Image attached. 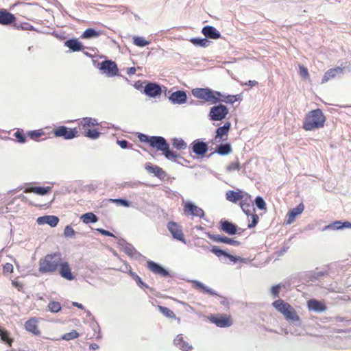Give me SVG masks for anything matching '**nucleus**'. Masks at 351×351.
<instances>
[{"label": "nucleus", "instance_id": "nucleus-55", "mask_svg": "<svg viewBox=\"0 0 351 351\" xmlns=\"http://www.w3.org/2000/svg\"><path fill=\"white\" fill-rule=\"evenodd\" d=\"M14 136L17 138L19 143H24L25 142V137L22 132L18 130L14 133Z\"/></svg>", "mask_w": 351, "mask_h": 351}, {"label": "nucleus", "instance_id": "nucleus-19", "mask_svg": "<svg viewBox=\"0 0 351 351\" xmlns=\"http://www.w3.org/2000/svg\"><path fill=\"white\" fill-rule=\"evenodd\" d=\"M343 69L340 66H337L336 68L330 69L328 70L325 73V74L322 78V84L326 83L330 80L335 77L337 75L341 74L343 73Z\"/></svg>", "mask_w": 351, "mask_h": 351}, {"label": "nucleus", "instance_id": "nucleus-33", "mask_svg": "<svg viewBox=\"0 0 351 351\" xmlns=\"http://www.w3.org/2000/svg\"><path fill=\"white\" fill-rule=\"evenodd\" d=\"M221 227L223 230L229 234H234L237 232L236 226L227 221L222 223Z\"/></svg>", "mask_w": 351, "mask_h": 351}, {"label": "nucleus", "instance_id": "nucleus-37", "mask_svg": "<svg viewBox=\"0 0 351 351\" xmlns=\"http://www.w3.org/2000/svg\"><path fill=\"white\" fill-rule=\"evenodd\" d=\"M173 146L178 149H184L186 148V143L182 138H173Z\"/></svg>", "mask_w": 351, "mask_h": 351}, {"label": "nucleus", "instance_id": "nucleus-43", "mask_svg": "<svg viewBox=\"0 0 351 351\" xmlns=\"http://www.w3.org/2000/svg\"><path fill=\"white\" fill-rule=\"evenodd\" d=\"M78 336H79L78 332L76 330H73L72 331H71L69 332L64 334L62 336V339L64 340L69 341V340L76 339L77 337H78Z\"/></svg>", "mask_w": 351, "mask_h": 351}, {"label": "nucleus", "instance_id": "nucleus-38", "mask_svg": "<svg viewBox=\"0 0 351 351\" xmlns=\"http://www.w3.org/2000/svg\"><path fill=\"white\" fill-rule=\"evenodd\" d=\"M49 310L53 313H58L61 311V304L58 302L51 301L48 304Z\"/></svg>", "mask_w": 351, "mask_h": 351}, {"label": "nucleus", "instance_id": "nucleus-24", "mask_svg": "<svg viewBox=\"0 0 351 351\" xmlns=\"http://www.w3.org/2000/svg\"><path fill=\"white\" fill-rule=\"evenodd\" d=\"M51 191V186H46V187L36 186V187H27L25 189L24 192L25 193H34L37 195H45L49 193Z\"/></svg>", "mask_w": 351, "mask_h": 351}, {"label": "nucleus", "instance_id": "nucleus-52", "mask_svg": "<svg viewBox=\"0 0 351 351\" xmlns=\"http://www.w3.org/2000/svg\"><path fill=\"white\" fill-rule=\"evenodd\" d=\"M111 202H116L118 205L123 206L125 207H128L130 206V202L127 200L122 199H110Z\"/></svg>", "mask_w": 351, "mask_h": 351}, {"label": "nucleus", "instance_id": "nucleus-47", "mask_svg": "<svg viewBox=\"0 0 351 351\" xmlns=\"http://www.w3.org/2000/svg\"><path fill=\"white\" fill-rule=\"evenodd\" d=\"M299 74L304 79H309V74L307 68L303 65H299Z\"/></svg>", "mask_w": 351, "mask_h": 351}, {"label": "nucleus", "instance_id": "nucleus-29", "mask_svg": "<svg viewBox=\"0 0 351 351\" xmlns=\"http://www.w3.org/2000/svg\"><path fill=\"white\" fill-rule=\"evenodd\" d=\"M65 46L73 51H78L82 49V43L77 39H70L65 42Z\"/></svg>", "mask_w": 351, "mask_h": 351}, {"label": "nucleus", "instance_id": "nucleus-49", "mask_svg": "<svg viewBox=\"0 0 351 351\" xmlns=\"http://www.w3.org/2000/svg\"><path fill=\"white\" fill-rule=\"evenodd\" d=\"M211 252L215 254L217 256L220 257L221 256H225L228 255V253L219 250L217 247L213 246L211 249Z\"/></svg>", "mask_w": 351, "mask_h": 351}, {"label": "nucleus", "instance_id": "nucleus-51", "mask_svg": "<svg viewBox=\"0 0 351 351\" xmlns=\"http://www.w3.org/2000/svg\"><path fill=\"white\" fill-rule=\"evenodd\" d=\"M43 134V132L41 130H34L30 131L28 133V135L32 139L36 140L38 137H40Z\"/></svg>", "mask_w": 351, "mask_h": 351}, {"label": "nucleus", "instance_id": "nucleus-14", "mask_svg": "<svg viewBox=\"0 0 351 351\" xmlns=\"http://www.w3.org/2000/svg\"><path fill=\"white\" fill-rule=\"evenodd\" d=\"M169 99L173 104H183L186 102L187 95L184 91L178 90L171 93Z\"/></svg>", "mask_w": 351, "mask_h": 351}, {"label": "nucleus", "instance_id": "nucleus-7", "mask_svg": "<svg viewBox=\"0 0 351 351\" xmlns=\"http://www.w3.org/2000/svg\"><path fill=\"white\" fill-rule=\"evenodd\" d=\"M99 69L108 77L115 76L118 73V68L115 62L110 60L103 61L100 64Z\"/></svg>", "mask_w": 351, "mask_h": 351}, {"label": "nucleus", "instance_id": "nucleus-23", "mask_svg": "<svg viewBox=\"0 0 351 351\" xmlns=\"http://www.w3.org/2000/svg\"><path fill=\"white\" fill-rule=\"evenodd\" d=\"M202 34L207 38L212 39H218L221 37V34L213 26H205L203 27Z\"/></svg>", "mask_w": 351, "mask_h": 351}, {"label": "nucleus", "instance_id": "nucleus-13", "mask_svg": "<svg viewBox=\"0 0 351 351\" xmlns=\"http://www.w3.org/2000/svg\"><path fill=\"white\" fill-rule=\"evenodd\" d=\"M59 273L61 277L67 280H73L75 279V276L71 272V269L68 262H62L61 261L60 264L59 265Z\"/></svg>", "mask_w": 351, "mask_h": 351}, {"label": "nucleus", "instance_id": "nucleus-10", "mask_svg": "<svg viewBox=\"0 0 351 351\" xmlns=\"http://www.w3.org/2000/svg\"><path fill=\"white\" fill-rule=\"evenodd\" d=\"M184 213H187L188 215H192L193 217H203L204 215V210L197 206L195 204L192 203L191 202H186L184 204Z\"/></svg>", "mask_w": 351, "mask_h": 351}, {"label": "nucleus", "instance_id": "nucleus-2", "mask_svg": "<svg viewBox=\"0 0 351 351\" xmlns=\"http://www.w3.org/2000/svg\"><path fill=\"white\" fill-rule=\"evenodd\" d=\"M62 256L60 253L47 254L39 261L38 270L43 274H54L60 264Z\"/></svg>", "mask_w": 351, "mask_h": 351}, {"label": "nucleus", "instance_id": "nucleus-58", "mask_svg": "<svg viewBox=\"0 0 351 351\" xmlns=\"http://www.w3.org/2000/svg\"><path fill=\"white\" fill-rule=\"evenodd\" d=\"M13 265L11 263H6L3 265V273H12L13 272Z\"/></svg>", "mask_w": 351, "mask_h": 351}, {"label": "nucleus", "instance_id": "nucleus-50", "mask_svg": "<svg viewBox=\"0 0 351 351\" xmlns=\"http://www.w3.org/2000/svg\"><path fill=\"white\" fill-rule=\"evenodd\" d=\"M191 42L195 45L206 46L208 41L206 39L192 38Z\"/></svg>", "mask_w": 351, "mask_h": 351}, {"label": "nucleus", "instance_id": "nucleus-21", "mask_svg": "<svg viewBox=\"0 0 351 351\" xmlns=\"http://www.w3.org/2000/svg\"><path fill=\"white\" fill-rule=\"evenodd\" d=\"M304 206L302 204H300L295 208L291 209L287 214V223L291 224L293 223L295 217L300 215L304 210Z\"/></svg>", "mask_w": 351, "mask_h": 351}, {"label": "nucleus", "instance_id": "nucleus-34", "mask_svg": "<svg viewBox=\"0 0 351 351\" xmlns=\"http://www.w3.org/2000/svg\"><path fill=\"white\" fill-rule=\"evenodd\" d=\"M100 34V32H97L93 28H88L83 32L82 38L88 39L93 37H98Z\"/></svg>", "mask_w": 351, "mask_h": 351}, {"label": "nucleus", "instance_id": "nucleus-15", "mask_svg": "<svg viewBox=\"0 0 351 351\" xmlns=\"http://www.w3.org/2000/svg\"><path fill=\"white\" fill-rule=\"evenodd\" d=\"M58 217L54 215H45L43 217H39L36 219V222L38 223V224H48L51 227H56L58 225Z\"/></svg>", "mask_w": 351, "mask_h": 351}, {"label": "nucleus", "instance_id": "nucleus-57", "mask_svg": "<svg viewBox=\"0 0 351 351\" xmlns=\"http://www.w3.org/2000/svg\"><path fill=\"white\" fill-rule=\"evenodd\" d=\"M252 222L248 225V228H254L258 223V217L257 215L256 214H253L252 215Z\"/></svg>", "mask_w": 351, "mask_h": 351}, {"label": "nucleus", "instance_id": "nucleus-3", "mask_svg": "<svg viewBox=\"0 0 351 351\" xmlns=\"http://www.w3.org/2000/svg\"><path fill=\"white\" fill-rule=\"evenodd\" d=\"M272 306L289 322L293 323L300 322V318L297 314L295 308L289 303L282 299L275 300L272 303Z\"/></svg>", "mask_w": 351, "mask_h": 351}, {"label": "nucleus", "instance_id": "nucleus-62", "mask_svg": "<svg viewBox=\"0 0 351 351\" xmlns=\"http://www.w3.org/2000/svg\"><path fill=\"white\" fill-rule=\"evenodd\" d=\"M117 143L119 145V146L123 148V149H125L128 147V141H125V140H122V141H117Z\"/></svg>", "mask_w": 351, "mask_h": 351}, {"label": "nucleus", "instance_id": "nucleus-46", "mask_svg": "<svg viewBox=\"0 0 351 351\" xmlns=\"http://www.w3.org/2000/svg\"><path fill=\"white\" fill-rule=\"evenodd\" d=\"M256 206L261 210L266 209V204L261 197H257L255 199Z\"/></svg>", "mask_w": 351, "mask_h": 351}, {"label": "nucleus", "instance_id": "nucleus-36", "mask_svg": "<svg viewBox=\"0 0 351 351\" xmlns=\"http://www.w3.org/2000/svg\"><path fill=\"white\" fill-rule=\"evenodd\" d=\"M246 197H245L244 199H243L241 201V203H240V206H241V209L243 210V211L246 214V215H249L250 213V202H251L250 199H245Z\"/></svg>", "mask_w": 351, "mask_h": 351}, {"label": "nucleus", "instance_id": "nucleus-17", "mask_svg": "<svg viewBox=\"0 0 351 351\" xmlns=\"http://www.w3.org/2000/svg\"><path fill=\"white\" fill-rule=\"evenodd\" d=\"M144 93L150 97H156L161 93V88L154 83H149L145 86Z\"/></svg>", "mask_w": 351, "mask_h": 351}, {"label": "nucleus", "instance_id": "nucleus-16", "mask_svg": "<svg viewBox=\"0 0 351 351\" xmlns=\"http://www.w3.org/2000/svg\"><path fill=\"white\" fill-rule=\"evenodd\" d=\"M307 307L309 311L315 312H324L326 310L325 304L315 299H311L307 302Z\"/></svg>", "mask_w": 351, "mask_h": 351}, {"label": "nucleus", "instance_id": "nucleus-61", "mask_svg": "<svg viewBox=\"0 0 351 351\" xmlns=\"http://www.w3.org/2000/svg\"><path fill=\"white\" fill-rule=\"evenodd\" d=\"M204 292L208 293L210 295H216V293L213 291L210 288L204 285V288L202 289Z\"/></svg>", "mask_w": 351, "mask_h": 351}, {"label": "nucleus", "instance_id": "nucleus-48", "mask_svg": "<svg viewBox=\"0 0 351 351\" xmlns=\"http://www.w3.org/2000/svg\"><path fill=\"white\" fill-rule=\"evenodd\" d=\"M0 337L4 342L8 343L9 345H11L12 341L9 338L7 332L5 331L3 329H1V328H0Z\"/></svg>", "mask_w": 351, "mask_h": 351}, {"label": "nucleus", "instance_id": "nucleus-30", "mask_svg": "<svg viewBox=\"0 0 351 351\" xmlns=\"http://www.w3.org/2000/svg\"><path fill=\"white\" fill-rule=\"evenodd\" d=\"M98 122L96 119L90 117H85L80 120L79 125L85 128L86 127L97 125Z\"/></svg>", "mask_w": 351, "mask_h": 351}, {"label": "nucleus", "instance_id": "nucleus-8", "mask_svg": "<svg viewBox=\"0 0 351 351\" xmlns=\"http://www.w3.org/2000/svg\"><path fill=\"white\" fill-rule=\"evenodd\" d=\"M210 321L220 328L229 327L232 324L230 317L223 315H213L209 317Z\"/></svg>", "mask_w": 351, "mask_h": 351}, {"label": "nucleus", "instance_id": "nucleus-53", "mask_svg": "<svg viewBox=\"0 0 351 351\" xmlns=\"http://www.w3.org/2000/svg\"><path fill=\"white\" fill-rule=\"evenodd\" d=\"M64 234L66 237H71L75 234V230L69 226L65 227Z\"/></svg>", "mask_w": 351, "mask_h": 351}, {"label": "nucleus", "instance_id": "nucleus-20", "mask_svg": "<svg viewBox=\"0 0 351 351\" xmlns=\"http://www.w3.org/2000/svg\"><path fill=\"white\" fill-rule=\"evenodd\" d=\"M147 267L150 271L156 274L160 275L162 276H167L169 275L168 271L162 267L160 265L154 263V261H147Z\"/></svg>", "mask_w": 351, "mask_h": 351}, {"label": "nucleus", "instance_id": "nucleus-39", "mask_svg": "<svg viewBox=\"0 0 351 351\" xmlns=\"http://www.w3.org/2000/svg\"><path fill=\"white\" fill-rule=\"evenodd\" d=\"M219 98V101H223L226 103L233 104L238 98L237 95H227L224 96L221 94V96H217Z\"/></svg>", "mask_w": 351, "mask_h": 351}, {"label": "nucleus", "instance_id": "nucleus-56", "mask_svg": "<svg viewBox=\"0 0 351 351\" xmlns=\"http://www.w3.org/2000/svg\"><path fill=\"white\" fill-rule=\"evenodd\" d=\"M280 285H275V286H273L271 289V293L275 297H278V295H279V292H280Z\"/></svg>", "mask_w": 351, "mask_h": 351}, {"label": "nucleus", "instance_id": "nucleus-40", "mask_svg": "<svg viewBox=\"0 0 351 351\" xmlns=\"http://www.w3.org/2000/svg\"><path fill=\"white\" fill-rule=\"evenodd\" d=\"M158 308H159V311H160V313H162L166 317H169V318L176 317V315L173 313V311H171V309H169V308L159 306Z\"/></svg>", "mask_w": 351, "mask_h": 351}, {"label": "nucleus", "instance_id": "nucleus-59", "mask_svg": "<svg viewBox=\"0 0 351 351\" xmlns=\"http://www.w3.org/2000/svg\"><path fill=\"white\" fill-rule=\"evenodd\" d=\"M138 138L141 142L148 143L150 145L151 136H148L144 134H140Z\"/></svg>", "mask_w": 351, "mask_h": 351}, {"label": "nucleus", "instance_id": "nucleus-27", "mask_svg": "<svg viewBox=\"0 0 351 351\" xmlns=\"http://www.w3.org/2000/svg\"><path fill=\"white\" fill-rule=\"evenodd\" d=\"M230 127L231 123L230 122H226L223 126L217 128L216 131L215 140L217 141L218 138L221 139L224 136H227Z\"/></svg>", "mask_w": 351, "mask_h": 351}, {"label": "nucleus", "instance_id": "nucleus-4", "mask_svg": "<svg viewBox=\"0 0 351 351\" xmlns=\"http://www.w3.org/2000/svg\"><path fill=\"white\" fill-rule=\"evenodd\" d=\"M150 146L162 152L165 158L168 160H176L178 157V154L169 149V144L162 136H151Z\"/></svg>", "mask_w": 351, "mask_h": 351}, {"label": "nucleus", "instance_id": "nucleus-12", "mask_svg": "<svg viewBox=\"0 0 351 351\" xmlns=\"http://www.w3.org/2000/svg\"><path fill=\"white\" fill-rule=\"evenodd\" d=\"M167 228L174 239L181 241L184 243H186L182 230L176 223L173 221L169 222L167 225Z\"/></svg>", "mask_w": 351, "mask_h": 351}, {"label": "nucleus", "instance_id": "nucleus-22", "mask_svg": "<svg viewBox=\"0 0 351 351\" xmlns=\"http://www.w3.org/2000/svg\"><path fill=\"white\" fill-rule=\"evenodd\" d=\"M173 343L178 349L183 351H188L193 348L191 345L184 341L182 335H177L173 340Z\"/></svg>", "mask_w": 351, "mask_h": 351}, {"label": "nucleus", "instance_id": "nucleus-18", "mask_svg": "<svg viewBox=\"0 0 351 351\" xmlns=\"http://www.w3.org/2000/svg\"><path fill=\"white\" fill-rule=\"evenodd\" d=\"M145 168L148 173L154 174V176L161 180L164 179L166 176V173L162 168L154 166L151 163H146Z\"/></svg>", "mask_w": 351, "mask_h": 351}, {"label": "nucleus", "instance_id": "nucleus-35", "mask_svg": "<svg viewBox=\"0 0 351 351\" xmlns=\"http://www.w3.org/2000/svg\"><path fill=\"white\" fill-rule=\"evenodd\" d=\"M133 43L137 47H143L150 43L142 36H135L133 37Z\"/></svg>", "mask_w": 351, "mask_h": 351}, {"label": "nucleus", "instance_id": "nucleus-54", "mask_svg": "<svg viewBox=\"0 0 351 351\" xmlns=\"http://www.w3.org/2000/svg\"><path fill=\"white\" fill-rule=\"evenodd\" d=\"M239 162L238 161L231 162L227 167L228 171L239 170Z\"/></svg>", "mask_w": 351, "mask_h": 351}, {"label": "nucleus", "instance_id": "nucleus-45", "mask_svg": "<svg viewBox=\"0 0 351 351\" xmlns=\"http://www.w3.org/2000/svg\"><path fill=\"white\" fill-rule=\"evenodd\" d=\"M130 275L143 289L147 288V286L142 281L141 278L137 274L132 272V271H130Z\"/></svg>", "mask_w": 351, "mask_h": 351}, {"label": "nucleus", "instance_id": "nucleus-64", "mask_svg": "<svg viewBox=\"0 0 351 351\" xmlns=\"http://www.w3.org/2000/svg\"><path fill=\"white\" fill-rule=\"evenodd\" d=\"M193 284H194L195 287L197 289H202V288H204V285L203 283H202L201 282L195 280V281H193Z\"/></svg>", "mask_w": 351, "mask_h": 351}, {"label": "nucleus", "instance_id": "nucleus-9", "mask_svg": "<svg viewBox=\"0 0 351 351\" xmlns=\"http://www.w3.org/2000/svg\"><path fill=\"white\" fill-rule=\"evenodd\" d=\"M77 134V130L74 129H68L64 126H60L54 131V135L56 137H63L64 139L69 140L75 138Z\"/></svg>", "mask_w": 351, "mask_h": 351}, {"label": "nucleus", "instance_id": "nucleus-42", "mask_svg": "<svg viewBox=\"0 0 351 351\" xmlns=\"http://www.w3.org/2000/svg\"><path fill=\"white\" fill-rule=\"evenodd\" d=\"M85 136L91 138L97 139L99 136V132L96 130H85Z\"/></svg>", "mask_w": 351, "mask_h": 351}, {"label": "nucleus", "instance_id": "nucleus-44", "mask_svg": "<svg viewBox=\"0 0 351 351\" xmlns=\"http://www.w3.org/2000/svg\"><path fill=\"white\" fill-rule=\"evenodd\" d=\"M217 241L224 243L232 245H238L239 244V241H234V240H233L230 238H228L227 237H219V238H218Z\"/></svg>", "mask_w": 351, "mask_h": 351}, {"label": "nucleus", "instance_id": "nucleus-26", "mask_svg": "<svg viewBox=\"0 0 351 351\" xmlns=\"http://www.w3.org/2000/svg\"><path fill=\"white\" fill-rule=\"evenodd\" d=\"M14 21L15 17L12 14L7 11H0V24L8 25Z\"/></svg>", "mask_w": 351, "mask_h": 351}, {"label": "nucleus", "instance_id": "nucleus-6", "mask_svg": "<svg viewBox=\"0 0 351 351\" xmlns=\"http://www.w3.org/2000/svg\"><path fill=\"white\" fill-rule=\"evenodd\" d=\"M228 112V108L223 104L214 106L209 112L210 119L212 121H222L226 117Z\"/></svg>", "mask_w": 351, "mask_h": 351}, {"label": "nucleus", "instance_id": "nucleus-63", "mask_svg": "<svg viewBox=\"0 0 351 351\" xmlns=\"http://www.w3.org/2000/svg\"><path fill=\"white\" fill-rule=\"evenodd\" d=\"M12 284L14 287L17 288L19 290H21L23 287V285L16 280H12Z\"/></svg>", "mask_w": 351, "mask_h": 351}, {"label": "nucleus", "instance_id": "nucleus-11", "mask_svg": "<svg viewBox=\"0 0 351 351\" xmlns=\"http://www.w3.org/2000/svg\"><path fill=\"white\" fill-rule=\"evenodd\" d=\"M226 199L232 203H237L239 200H242L246 197L245 199H251V196L246 193H243V191L238 190L237 191H228L226 193Z\"/></svg>", "mask_w": 351, "mask_h": 351}, {"label": "nucleus", "instance_id": "nucleus-1", "mask_svg": "<svg viewBox=\"0 0 351 351\" xmlns=\"http://www.w3.org/2000/svg\"><path fill=\"white\" fill-rule=\"evenodd\" d=\"M326 117L320 109L310 111L306 114L303 123V128L306 131H312L324 127Z\"/></svg>", "mask_w": 351, "mask_h": 351}, {"label": "nucleus", "instance_id": "nucleus-5", "mask_svg": "<svg viewBox=\"0 0 351 351\" xmlns=\"http://www.w3.org/2000/svg\"><path fill=\"white\" fill-rule=\"evenodd\" d=\"M193 95L197 99H203L212 104L219 102V98L217 96H221V93L218 91H213L208 88H196L192 90Z\"/></svg>", "mask_w": 351, "mask_h": 351}, {"label": "nucleus", "instance_id": "nucleus-28", "mask_svg": "<svg viewBox=\"0 0 351 351\" xmlns=\"http://www.w3.org/2000/svg\"><path fill=\"white\" fill-rule=\"evenodd\" d=\"M208 150V146L205 143L197 142L193 145V151L198 155L204 154Z\"/></svg>", "mask_w": 351, "mask_h": 351}, {"label": "nucleus", "instance_id": "nucleus-60", "mask_svg": "<svg viewBox=\"0 0 351 351\" xmlns=\"http://www.w3.org/2000/svg\"><path fill=\"white\" fill-rule=\"evenodd\" d=\"M97 231H98L99 232H100L101 234L103 235H105V236H109V237H113V234L110 232L109 231H107L106 230H104L102 228H97L96 229Z\"/></svg>", "mask_w": 351, "mask_h": 351}, {"label": "nucleus", "instance_id": "nucleus-32", "mask_svg": "<svg viewBox=\"0 0 351 351\" xmlns=\"http://www.w3.org/2000/svg\"><path fill=\"white\" fill-rule=\"evenodd\" d=\"M219 155L226 156L232 152L231 145L229 143L219 145L216 150Z\"/></svg>", "mask_w": 351, "mask_h": 351}, {"label": "nucleus", "instance_id": "nucleus-31", "mask_svg": "<svg viewBox=\"0 0 351 351\" xmlns=\"http://www.w3.org/2000/svg\"><path fill=\"white\" fill-rule=\"evenodd\" d=\"M80 219L84 223H95L98 221L97 217L93 213H87L82 215Z\"/></svg>", "mask_w": 351, "mask_h": 351}, {"label": "nucleus", "instance_id": "nucleus-41", "mask_svg": "<svg viewBox=\"0 0 351 351\" xmlns=\"http://www.w3.org/2000/svg\"><path fill=\"white\" fill-rule=\"evenodd\" d=\"M342 223H343V222H341V221H336L333 222L331 224L326 226L324 227V230H328V229H331V230H340V229L343 228Z\"/></svg>", "mask_w": 351, "mask_h": 351}, {"label": "nucleus", "instance_id": "nucleus-25", "mask_svg": "<svg viewBox=\"0 0 351 351\" xmlns=\"http://www.w3.org/2000/svg\"><path fill=\"white\" fill-rule=\"evenodd\" d=\"M25 327L27 331L33 333L34 335H38L40 333L38 329V319L35 317L27 320L25 322Z\"/></svg>", "mask_w": 351, "mask_h": 351}]
</instances>
